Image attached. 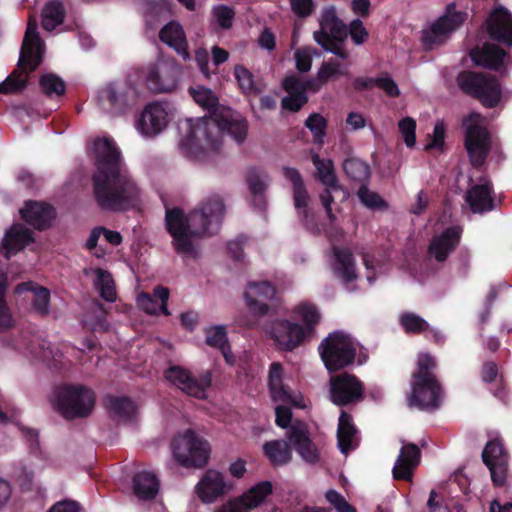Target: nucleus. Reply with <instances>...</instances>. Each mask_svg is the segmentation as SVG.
<instances>
[{
  "instance_id": "f257e3e1",
  "label": "nucleus",
  "mask_w": 512,
  "mask_h": 512,
  "mask_svg": "<svg viewBox=\"0 0 512 512\" xmlns=\"http://www.w3.org/2000/svg\"><path fill=\"white\" fill-rule=\"evenodd\" d=\"M195 102L209 111V116L187 121V134L180 140V148L187 156L201 158L207 151H217L224 133L237 143L245 141L248 122L231 108L220 106L218 98L208 88H190Z\"/></svg>"
},
{
  "instance_id": "f03ea898",
  "label": "nucleus",
  "mask_w": 512,
  "mask_h": 512,
  "mask_svg": "<svg viewBox=\"0 0 512 512\" xmlns=\"http://www.w3.org/2000/svg\"><path fill=\"white\" fill-rule=\"evenodd\" d=\"M96 170L92 175L94 198L105 211L125 212L141 204V189L128 171L113 139L94 141Z\"/></svg>"
},
{
  "instance_id": "7ed1b4c3",
  "label": "nucleus",
  "mask_w": 512,
  "mask_h": 512,
  "mask_svg": "<svg viewBox=\"0 0 512 512\" xmlns=\"http://www.w3.org/2000/svg\"><path fill=\"white\" fill-rule=\"evenodd\" d=\"M224 213L223 199L216 194L207 197L187 215L179 207L166 208L165 227L172 237L174 251L182 257L196 259L199 251L193 238L218 233Z\"/></svg>"
},
{
  "instance_id": "20e7f679",
  "label": "nucleus",
  "mask_w": 512,
  "mask_h": 512,
  "mask_svg": "<svg viewBox=\"0 0 512 512\" xmlns=\"http://www.w3.org/2000/svg\"><path fill=\"white\" fill-rule=\"evenodd\" d=\"M436 359L429 353H421L417 359V368L412 374L411 393L408 403L420 410L437 409L441 404L442 386L435 374Z\"/></svg>"
},
{
  "instance_id": "39448f33",
  "label": "nucleus",
  "mask_w": 512,
  "mask_h": 512,
  "mask_svg": "<svg viewBox=\"0 0 512 512\" xmlns=\"http://www.w3.org/2000/svg\"><path fill=\"white\" fill-rule=\"evenodd\" d=\"M456 83L467 96L478 100L485 108H495L502 98V87L495 75L463 70L458 73Z\"/></svg>"
},
{
  "instance_id": "423d86ee",
  "label": "nucleus",
  "mask_w": 512,
  "mask_h": 512,
  "mask_svg": "<svg viewBox=\"0 0 512 512\" xmlns=\"http://www.w3.org/2000/svg\"><path fill=\"white\" fill-rule=\"evenodd\" d=\"M319 25L320 29L313 34L315 42L325 51L346 60L349 57V53L342 44L348 36V29L337 16L334 6H329L322 10Z\"/></svg>"
},
{
  "instance_id": "0eeeda50",
  "label": "nucleus",
  "mask_w": 512,
  "mask_h": 512,
  "mask_svg": "<svg viewBox=\"0 0 512 512\" xmlns=\"http://www.w3.org/2000/svg\"><path fill=\"white\" fill-rule=\"evenodd\" d=\"M54 405L67 420L85 418L94 408L95 394L85 386L65 384L55 390Z\"/></svg>"
},
{
  "instance_id": "6e6552de",
  "label": "nucleus",
  "mask_w": 512,
  "mask_h": 512,
  "mask_svg": "<svg viewBox=\"0 0 512 512\" xmlns=\"http://www.w3.org/2000/svg\"><path fill=\"white\" fill-rule=\"evenodd\" d=\"M465 128L464 146L473 167H481L489 154L491 138L484 124V117L478 112H471L462 119Z\"/></svg>"
},
{
  "instance_id": "1a4fd4ad",
  "label": "nucleus",
  "mask_w": 512,
  "mask_h": 512,
  "mask_svg": "<svg viewBox=\"0 0 512 512\" xmlns=\"http://www.w3.org/2000/svg\"><path fill=\"white\" fill-rule=\"evenodd\" d=\"M175 460L183 467H204L210 457L208 441L200 437L194 430L187 429L176 435L171 442Z\"/></svg>"
},
{
  "instance_id": "9d476101",
  "label": "nucleus",
  "mask_w": 512,
  "mask_h": 512,
  "mask_svg": "<svg viewBox=\"0 0 512 512\" xmlns=\"http://www.w3.org/2000/svg\"><path fill=\"white\" fill-rule=\"evenodd\" d=\"M276 424L281 428H289L286 437L293 445L295 451L308 463H315L319 459L316 446L310 438L309 429L303 421L291 424L292 411L289 407L279 405L275 409Z\"/></svg>"
},
{
  "instance_id": "9b49d317",
  "label": "nucleus",
  "mask_w": 512,
  "mask_h": 512,
  "mask_svg": "<svg viewBox=\"0 0 512 512\" xmlns=\"http://www.w3.org/2000/svg\"><path fill=\"white\" fill-rule=\"evenodd\" d=\"M356 351L351 337L341 331L330 333L319 345L321 359L329 372H336L352 365Z\"/></svg>"
},
{
  "instance_id": "f8f14e48",
  "label": "nucleus",
  "mask_w": 512,
  "mask_h": 512,
  "mask_svg": "<svg viewBox=\"0 0 512 512\" xmlns=\"http://www.w3.org/2000/svg\"><path fill=\"white\" fill-rule=\"evenodd\" d=\"M139 91L130 83L111 82L98 92L102 110L112 116L124 114L138 103Z\"/></svg>"
},
{
  "instance_id": "ddd939ff",
  "label": "nucleus",
  "mask_w": 512,
  "mask_h": 512,
  "mask_svg": "<svg viewBox=\"0 0 512 512\" xmlns=\"http://www.w3.org/2000/svg\"><path fill=\"white\" fill-rule=\"evenodd\" d=\"M311 161L316 168L317 179L325 186L320 194L321 203L326 211L327 217L332 222L335 215L332 212L331 204L335 201L336 195H341V200L347 198V191L340 185L335 174L334 164L331 159L321 158L318 154H312Z\"/></svg>"
},
{
  "instance_id": "4468645a",
  "label": "nucleus",
  "mask_w": 512,
  "mask_h": 512,
  "mask_svg": "<svg viewBox=\"0 0 512 512\" xmlns=\"http://www.w3.org/2000/svg\"><path fill=\"white\" fill-rule=\"evenodd\" d=\"M282 171L285 179L292 184L294 207L302 225L314 234L319 232L315 214L309 208L311 198L301 173L298 169L288 166H284Z\"/></svg>"
},
{
  "instance_id": "2eb2a0df",
  "label": "nucleus",
  "mask_w": 512,
  "mask_h": 512,
  "mask_svg": "<svg viewBox=\"0 0 512 512\" xmlns=\"http://www.w3.org/2000/svg\"><path fill=\"white\" fill-rule=\"evenodd\" d=\"M466 16V13L451 11L449 6L444 15L422 31L421 41L424 48L432 50L446 43L452 33L464 23Z\"/></svg>"
},
{
  "instance_id": "dca6fc26",
  "label": "nucleus",
  "mask_w": 512,
  "mask_h": 512,
  "mask_svg": "<svg viewBox=\"0 0 512 512\" xmlns=\"http://www.w3.org/2000/svg\"><path fill=\"white\" fill-rule=\"evenodd\" d=\"M164 376L185 394L197 399H205L206 391L212 385V373L209 370L195 376L188 369L175 365L169 367Z\"/></svg>"
},
{
  "instance_id": "f3484780",
  "label": "nucleus",
  "mask_w": 512,
  "mask_h": 512,
  "mask_svg": "<svg viewBox=\"0 0 512 512\" xmlns=\"http://www.w3.org/2000/svg\"><path fill=\"white\" fill-rule=\"evenodd\" d=\"M330 400L337 406H348L364 399V385L354 375L347 372L330 378Z\"/></svg>"
},
{
  "instance_id": "a211bd4d",
  "label": "nucleus",
  "mask_w": 512,
  "mask_h": 512,
  "mask_svg": "<svg viewBox=\"0 0 512 512\" xmlns=\"http://www.w3.org/2000/svg\"><path fill=\"white\" fill-rule=\"evenodd\" d=\"M41 39L38 33V23L30 17L24 35L18 67L26 74L33 72L42 62Z\"/></svg>"
},
{
  "instance_id": "6ab92c4d",
  "label": "nucleus",
  "mask_w": 512,
  "mask_h": 512,
  "mask_svg": "<svg viewBox=\"0 0 512 512\" xmlns=\"http://www.w3.org/2000/svg\"><path fill=\"white\" fill-rule=\"evenodd\" d=\"M482 461L491 474L495 486L502 487L506 483L508 471V454L502 440L495 438L486 443L482 451Z\"/></svg>"
},
{
  "instance_id": "aec40b11",
  "label": "nucleus",
  "mask_w": 512,
  "mask_h": 512,
  "mask_svg": "<svg viewBox=\"0 0 512 512\" xmlns=\"http://www.w3.org/2000/svg\"><path fill=\"white\" fill-rule=\"evenodd\" d=\"M269 333L278 348L285 351H292L310 339L303 326L285 319L273 321Z\"/></svg>"
},
{
  "instance_id": "412c9836",
  "label": "nucleus",
  "mask_w": 512,
  "mask_h": 512,
  "mask_svg": "<svg viewBox=\"0 0 512 512\" xmlns=\"http://www.w3.org/2000/svg\"><path fill=\"white\" fill-rule=\"evenodd\" d=\"M486 28L491 40L512 47V13L508 9L496 7L486 20Z\"/></svg>"
},
{
  "instance_id": "4be33fe9",
  "label": "nucleus",
  "mask_w": 512,
  "mask_h": 512,
  "mask_svg": "<svg viewBox=\"0 0 512 512\" xmlns=\"http://www.w3.org/2000/svg\"><path fill=\"white\" fill-rule=\"evenodd\" d=\"M248 288L244 297L249 311L257 316L267 315L270 307L265 301L275 297L277 292L275 286L268 281H262L250 282Z\"/></svg>"
},
{
  "instance_id": "5701e85b",
  "label": "nucleus",
  "mask_w": 512,
  "mask_h": 512,
  "mask_svg": "<svg viewBox=\"0 0 512 512\" xmlns=\"http://www.w3.org/2000/svg\"><path fill=\"white\" fill-rule=\"evenodd\" d=\"M461 234L462 229L459 226H450L439 235L433 236L428 246L429 256L437 262H445L459 245Z\"/></svg>"
},
{
  "instance_id": "b1692460",
  "label": "nucleus",
  "mask_w": 512,
  "mask_h": 512,
  "mask_svg": "<svg viewBox=\"0 0 512 512\" xmlns=\"http://www.w3.org/2000/svg\"><path fill=\"white\" fill-rule=\"evenodd\" d=\"M35 242L33 232L23 224L14 223L6 230L1 242L0 252L9 260L12 256L24 250Z\"/></svg>"
},
{
  "instance_id": "393cba45",
  "label": "nucleus",
  "mask_w": 512,
  "mask_h": 512,
  "mask_svg": "<svg viewBox=\"0 0 512 512\" xmlns=\"http://www.w3.org/2000/svg\"><path fill=\"white\" fill-rule=\"evenodd\" d=\"M143 74L148 89L153 93H168L176 88L174 70L165 64H149Z\"/></svg>"
},
{
  "instance_id": "a878e982",
  "label": "nucleus",
  "mask_w": 512,
  "mask_h": 512,
  "mask_svg": "<svg viewBox=\"0 0 512 512\" xmlns=\"http://www.w3.org/2000/svg\"><path fill=\"white\" fill-rule=\"evenodd\" d=\"M20 215L28 225L43 231L51 227L55 218V209L50 204L29 200L20 210Z\"/></svg>"
},
{
  "instance_id": "bb28decb",
  "label": "nucleus",
  "mask_w": 512,
  "mask_h": 512,
  "mask_svg": "<svg viewBox=\"0 0 512 512\" xmlns=\"http://www.w3.org/2000/svg\"><path fill=\"white\" fill-rule=\"evenodd\" d=\"M230 488L220 472L209 469L197 484L196 492L202 502L213 503L224 496Z\"/></svg>"
},
{
  "instance_id": "cd10ccee",
  "label": "nucleus",
  "mask_w": 512,
  "mask_h": 512,
  "mask_svg": "<svg viewBox=\"0 0 512 512\" xmlns=\"http://www.w3.org/2000/svg\"><path fill=\"white\" fill-rule=\"evenodd\" d=\"M167 124L168 113L165 107L158 102L148 104L138 120V128L146 136L159 134Z\"/></svg>"
},
{
  "instance_id": "c85d7f7f",
  "label": "nucleus",
  "mask_w": 512,
  "mask_h": 512,
  "mask_svg": "<svg viewBox=\"0 0 512 512\" xmlns=\"http://www.w3.org/2000/svg\"><path fill=\"white\" fill-rule=\"evenodd\" d=\"M269 391L273 401L290 404L296 407L301 405L297 402L293 391L283 382V367L279 362H273L269 368L268 375Z\"/></svg>"
},
{
  "instance_id": "c756f323",
  "label": "nucleus",
  "mask_w": 512,
  "mask_h": 512,
  "mask_svg": "<svg viewBox=\"0 0 512 512\" xmlns=\"http://www.w3.org/2000/svg\"><path fill=\"white\" fill-rule=\"evenodd\" d=\"M494 190L490 182L472 185L465 200L473 213L482 214L495 209Z\"/></svg>"
},
{
  "instance_id": "7c9ffc66",
  "label": "nucleus",
  "mask_w": 512,
  "mask_h": 512,
  "mask_svg": "<svg viewBox=\"0 0 512 512\" xmlns=\"http://www.w3.org/2000/svg\"><path fill=\"white\" fill-rule=\"evenodd\" d=\"M421 451L414 443L405 444L399 453V456L393 467V477L396 480L410 481L412 472L419 464Z\"/></svg>"
},
{
  "instance_id": "2f4dec72",
  "label": "nucleus",
  "mask_w": 512,
  "mask_h": 512,
  "mask_svg": "<svg viewBox=\"0 0 512 512\" xmlns=\"http://www.w3.org/2000/svg\"><path fill=\"white\" fill-rule=\"evenodd\" d=\"M507 52L494 43H484L482 48H474L470 52L471 60L475 65L487 69L498 70L506 57Z\"/></svg>"
},
{
  "instance_id": "473e14b6",
  "label": "nucleus",
  "mask_w": 512,
  "mask_h": 512,
  "mask_svg": "<svg viewBox=\"0 0 512 512\" xmlns=\"http://www.w3.org/2000/svg\"><path fill=\"white\" fill-rule=\"evenodd\" d=\"M169 299V289L162 285H158L153 289L151 294L142 293L138 296V306L147 314L158 315L162 313L166 316L170 315L167 308Z\"/></svg>"
},
{
  "instance_id": "72a5a7b5",
  "label": "nucleus",
  "mask_w": 512,
  "mask_h": 512,
  "mask_svg": "<svg viewBox=\"0 0 512 512\" xmlns=\"http://www.w3.org/2000/svg\"><path fill=\"white\" fill-rule=\"evenodd\" d=\"M159 39L173 48L184 60L190 58L188 43L183 27L176 21H170L159 32Z\"/></svg>"
},
{
  "instance_id": "f704fd0d",
  "label": "nucleus",
  "mask_w": 512,
  "mask_h": 512,
  "mask_svg": "<svg viewBox=\"0 0 512 512\" xmlns=\"http://www.w3.org/2000/svg\"><path fill=\"white\" fill-rule=\"evenodd\" d=\"M333 271L344 283H350L357 278L355 258L347 248L333 247Z\"/></svg>"
},
{
  "instance_id": "c9c22d12",
  "label": "nucleus",
  "mask_w": 512,
  "mask_h": 512,
  "mask_svg": "<svg viewBox=\"0 0 512 512\" xmlns=\"http://www.w3.org/2000/svg\"><path fill=\"white\" fill-rule=\"evenodd\" d=\"M358 430L353 422L352 416L342 410L338 420L337 443L342 454L347 455L356 448L354 440Z\"/></svg>"
},
{
  "instance_id": "e433bc0d",
  "label": "nucleus",
  "mask_w": 512,
  "mask_h": 512,
  "mask_svg": "<svg viewBox=\"0 0 512 512\" xmlns=\"http://www.w3.org/2000/svg\"><path fill=\"white\" fill-rule=\"evenodd\" d=\"M104 405L109 415L118 420H130L137 412L135 402L128 396L108 395L104 398Z\"/></svg>"
},
{
  "instance_id": "4c0bfd02",
  "label": "nucleus",
  "mask_w": 512,
  "mask_h": 512,
  "mask_svg": "<svg viewBox=\"0 0 512 512\" xmlns=\"http://www.w3.org/2000/svg\"><path fill=\"white\" fill-rule=\"evenodd\" d=\"M265 178L266 174L256 167L249 168L246 174V182L253 198V204L258 210H264L266 207L267 184Z\"/></svg>"
},
{
  "instance_id": "58836bf2",
  "label": "nucleus",
  "mask_w": 512,
  "mask_h": 512,
  "mask_svg": "<svg viewBox=\"0 0 512 512\" xmlns=\"http://www.w3.org/2000/svg\"><path fill=\"white\" fill-rule=\"evenodd\" d=\"M293 445L289 440H272L263 445V453L273 466H283L292 459Z\"/></svg>"
},
{
  "instance_id": "ea45409f",
  "label": "nucleus",
  "mask_w": 512,
  "mask_h": 512,
  "mask_svg": "<svg viewBox=\"0 0 512 512\" xmlns=\"http://www.w3.org/2000/svg\"><path fill=\"white\" fill-rule=\"evenodd\" d=\"M159 491V480L155 474L141 471L133 478V492L140 500H152Z\"/></svg>"
},
{
  "instance_id": "a19ab883",
  "label": "nucleus",
  "mask_w": 512,
  "mask_h": 512,
  "mask_svg": "<svg viewBox=\"0 0 512 512\" xmlns=\"http://www.w3.org/2000/svg\"><path fill=\"white\" fill-rule=\"evenodd\" d=\"M24 291H30L34 294L32 300L33 309L41 316L49 314L50 310V291L49 289L39 286L38 284L27 281L21 282L16 286V292L21 293Z\"/></svg>"
},
{
  "instance_id": "79ce46f5",
  "label": "nucleus",
  "mask_w": 512,
  "mask_h": 512,
  "mask_svg": "<svg viewBox=\"0 0 512 512\" xmlns=\"http://www.w3.org/2000/svg\"><path fill=\"white\" fill-rule=\"evenodd\" d=\"M273 492L272 483L268 480L256 483L242 495L238 496L248 511L259 507Z\"/></svg>"
},
{
  "instance_id": "37998d69",
  "label": "nucleus",
  "mask_w": 512,
  "mask_h": 512,
  "mask_svg": "<svg viewBox=\"0 0 512 512\" xmlns=\"http://www.w3.org/2000/svg\"><path fill=\"white\" fill-rule=\"evenodd\" d=\"M66 10L62 2L58 0L48 1L42 10V28L53 31L64 22Z\"/></svg>"
},
{
  "instance_id": "c03bdc74",
  "label": "nucleus",
  "mask_w": 512,
  "mask_h": 512,
  "mask_svg": "<svg viewBox=\"0 0 512 512\" xmlns=\"http://www.w3.org/2000/svg\"><path fill=\"white\" fill-rule=\"evenodd\" d=\"M343 170L346 176L360 186L368 184L371 177L370 166L363 160L356 157H349L343 162Z\"/></svg>"
},
{
  "instance_id": "a18cd8bd",
  "label": "nucleus",
  "mask_w": 512,
  "mask_h": 512,
  "mask_svg": "<svg viewBox=\"0 0 512 512\" xmlns=\"http://www.w3.org/2000/svg\"><path fill=\"white\" fill-rule=\"evenodd\" d=\"M206 343L210 347L218 348L226 361L228 362V354L231 352V347L228 342L227 333L224 326H214L205 330Z\"/></svg>"
},
{
  "instance_id": "49530a36",
  "label": "nucleus",
  "mask_w": 512,
  "mask_h": 512,
  "mask_svg": "<svg viewBox=\"0 0 512 512\" xmlns=\"http://www.w3.org/2000/svg\"><path fill=\"white\" fill-rule=\"evenodd\" d=\"M295 312L301 316L305 326L303 329L309 338H312L315 334V327L320 321V313L317 307L311 303H300L296 308Z\"/></svg>"
},
{
  "instance_id": "de8ad7c7",
  "label": "nucleus",
  "mask_w": 512,
  "mask_h": 512,
  "mask_svg": "<svg viewBox=\"0 0 512 512\" xmlns=\"http://www.w3.org/2000/svg\"><path fill=\"white\" fill-rule=\"evenodd\" d=\"M399 324L406 334L419 335L429 330V323L413 312H404L399 317Z\"/></svg>"
},
{
  "instance_id": "09e8293b",
  "label": "nucleus",
  "mask_w": 512,
  "mask_h": 512,
  "mask_svg": "<svg viewBox=\"0 0 512 512\" xmlns=\"http://www.w3.org/2000/svg\"><path fill=\"white\" fill-rule=\"evenodd\" d=\"M94 274L96 275L95 285L100 290V296L108 302H114L116 289L111 273L102 268H96Z\"/></svg>"
},
{
  "instance_id": "8fccbe9b",
  "label": "nucleus",
  "mask_w": 512,
  "mask_h": 512,
  "mask_svg": "<svg viewBox=\"0 0 512 512\" xmlns=\"http://www.w3.org/2000/svg\"><path fill=\"white\" fill-rule=\"evenodd\" d=\"M234 76L241 92L245 95H257L261 92L255 84L253 73L244 65L238 64L234 67Z\"/></svg>"
},
{
  "instance_id": "3c124183",
  "label": "nucleus",
  "mask_w": 512,
  "mask_h": 512,
  "mask_svg": "<svg viewBox=\"0 0 512 512\" xmlns=\"http://www.w3.org/2000/svg\"><path fill=\"white\" fill-rule=\"evenodd\" d=\"M39 85L42 92L49 98L63 96L66 92L65 82L53 73L42 75L39 80Z\"/></svg>"
},
{
  "instance_id": "603ef678",
  "label": "nucleus",
  "mask_w": 512,
  "mask_h": 512,
  "mask_svg": "<svg viewBox=\"0 0 512 512\" xmlns=\"http://www.w3.org/2000/svg\"><path fill=\"white\" fill-rule=\"evenodd\" d=\"M357 196L361 203L367 208L374 211H381L388 209V203L376 192L369 190L368 184H362L358 191Z\"/></svg>"
},
{
  "instance_id": "864d4df0",
  "label": "nucleus",
  "mask_w": 512,
  "mask_h": 512,
  "mask_svg": "<svg viewBox=\"0 0 512 512\" xmlns=\"http://www.w3.org/2000/svg\"><path fill=\"white\" fill-rule=\"evenodd\" d=\"M7 287V273L0 267V331L9 328L12 325V318L5 299Z\"/></svg>"
},
{
  "instance_id": "5fc2aeb1",
  "label": "nucleus",
  "mask_w": 512,
  "mask_h": 512,
  "mask_svg": "<svg viewBox=\"0 0 512 512\" xmlns=\"http://www.w3.org/2000/svg\"><path fill=\"white\" fill-rule=\"evenodd\" d=\"M317 75L319 80L326 85L329 81L347 75V72L341 68V64L337 59L330 58L322 62L317 71Z\"/></svg>"
},
{
  "instance_id": "6e6d98bb",
  "label": "nucleus",
  "mask_w": 512,
  "mask_h": 512,
  "mask_svg": "<svg viewBox=\"0 0 512 512\" xmlns=\"http://www.w3.org/2000/svg\"><path fill=\"white\" fill-rule=\"evenodd\" d=\"M27 349L33 357L40 359L43 362H47L48 364L54 362L55 367H57L56 363L61 362L60 357H62V354L59 353V351L55 352L53 347L47 341H42L39 344L38 350L30 346H28Z\"/></svg>"
},
{
  "instance_id": "4d7b16f0",
  "label": "nucleus",
  "mask_w": 512,
  "mask_h": 512,
  "mask_svg": "<svg viewBox=\"0 0 512 512\" xmlns=\"http://www.w3.org/2000/svg\"><path fill=\"white\" fill-rule=\"evenodd\" d=\"M234 17L235 11L230 6L219 4L212 9V18L223 30H228L232 27Z\"/></svg>"
},
{
  "instance_id": "13d9d810",
  "label": "nucleus",
  "mask_w": 512,
  "mask_h": 512,
  "mask_svg": "<svg viewBox=\"0 0 512 512\" xmlns=\"http://www.w3.org/2000/svg\"><path fill=\"white\" fill-rule=\"evenodd\" d=\"M327 125V120L319 113H312L305 121V126L311 131L314 140L318 143L323 142Z\"/></svg>"
},
{
  "instance_id": "bf43d9fd",
  "label": "nucleus",
  "mask_w": 512,
  "mask_h": 512,
  "mask_svg": "<svg viewBox=\"0 0 512 512\" xmlns=\"http://www.w3.org/2000/svg\"><path fill=\"white\" fill-rule=\"evenodd\" d=\"M399 131L407 147H414L416 143V121L412 117H405L398 123Z\"/></svg>"
},
{
  "instance_id": "052dcab7",
  "label": "nucleus",
  "mask_w": 512,
  "mask_h": 512,
  "mask_svg": "<svg viewBox=\"0 0 512 512\" xmlns=\"http://www.w3.org/2000/svg\"><path fill=\"white\" fill-rule=\"evenodd\" d=\"M309 101L308 95H287L281 100L283 110L289 112H299Z\"/></svg>"
},
{
  "instance_id": "680f3d73",
  "label": "nucleus",
  "mask_w": 512,
  "mask_h": 512,
  "mask_svg": "<svg viewBox=\"0 0 512 512\" xmlns=\"http://www.w3.org/2000/svg\"><path fill=\"white\" fill-rule=\"evenodd\" d=\"M281 85L287 95H307L305 93L303 80L296 75H288L284 77Z\"/></svg>"
},
{
  "instance_id": "e2e57ef3",
  "label": "nucleus",
  "mask_w": 512,
  "mask_h": 512,
  "mask_svg": "<svg viewBox=\"0 0 512 512\" xmlns=\"http://www.w3.org/2000/svg\"><path fill=\"white\" fill-rule=\"evenodd\" d=\"M375 82V86L383 90L387 96L396 98L400 95V90L397 83L388 74L376 77Z\"/></svg>"
},
{
  "instance_id": "0e129e2a",
  "label": "nucleus",
  "mask_w": 512,
  "mask_h": 512,
  "mask_svg": "<svg viewBox=\"0 0 512 512\" xmlns=\"http://www.w3.org/2000/svg\"><path fill=\"white\" fill-rule=\"evenodd\" d=\"M349 34L353 42L357 45L364 43L368 37V31L360 19H355L351 22Z\"/></svg>"
},
{
  "instance_id": "69168bd1",
  "label": "nucleus",
  "mask_w": 512,
  "mask_h": 512,
  "mask_svg": "<svg viewBox=\"0 0 512 512\" xmlns=\"http://www.w3.org/2000/svg\"><path fill=\"white\" fill-rule=\"evenodd\" d=\"M147 14L156 18L166 17L169 7L164 0H146Z\"/></svg>"
},
{
  "instance_id": "338daca9",
  "label": "nucleus",
  "mask_w": 512,
  "mask_h": 512,
  "mask_svg": "<svg viewBox=\"0 0 512 512\" xmlns=\"http://www.w3.org/2000/svg\"><path fill=\"white\" fill-rule=\"evenodd\" d=\"M292 11L300 18L308 17L313 10V0H290Z\"/></svg>"
},
{
  "instance_id": "774afa93",
  "label": "nucleus",
  "mask_w": 512,
  "mask_h": 512,
  "mask_svg": "<svg viewBox=\"0 0 512 512\" xmlns=\"http://www.w3.org/2000/svg\"><path fill=\"white\" fill-rule=\"evenodd\" d=\"M216 512H249L239 497H234L222 504Z\"/></svg>"
}]
</instances>
